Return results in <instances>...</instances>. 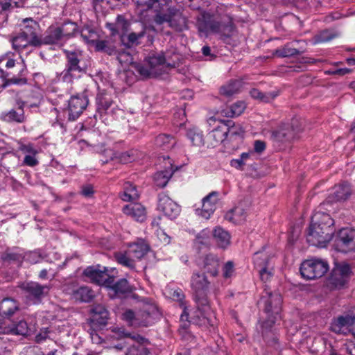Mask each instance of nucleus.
Wrapping results in <instances>:
<instances>
[{"label": "nucleus", "mask_w": 355, "mask_h": 355, "mask_svg": "<svg viewBox=\"0 0 355 355\" xmlns=\"http://www.w3.org/2000/svg\"><path fill=\"white\" fill-rule=\"evenodd\" d=\"M191 286L197 304V311L191 317L193 322L199 326L210 324L209 317L211 314V309L207 297L210 282L205 274L196 272L191 276Z\"/></svg>", "instance_id": "1"}, {"label": "nucleus", "mask_w": 355, "mask_h": 355, "mask_svg": "<svg viewBox=\"0 0 355 355\" xmlns=\"http://www.w3.org/2000/svg\"><path fill=\"white\" fill-rule=\"evenodd\" d=\"M334 221L329 214L316 211L311 218L306 235L307 242L313 246L324 248L331 240Z\"/></svg>", "instance_id": "2"}, {"label": "nucleus", "mask_w": 355, "mask_h": 355, "mask_svg": "<svg viewBox=\"0 0 355 355\" xmlns=\"http://www.w3.org/2000/svg\"><path fill=\"white\" fill-rule=\"evenodd\" d=\"M196 26L201 35L205 36L214 33L228 37L234 31L232 17L228 14L216 17L203 12L197 17Z\"/></svg>", "instance_id": "3"}, {"label": "nucleus", "mask_w": 355, "mask_h": 355, "mask_svg": "<svg viewBox=\"0 0 355 355\" xmlns=\"http://www.w3.org/2000/svg\"><path fill=\"white\" fill-rule=\"evenodd\" d=\"M66 57V64L64 70L57 73L55 80L72 84L74 80L78 79L85 74L87 66L83 60L81 51L64 50Z\"/></svg>", "instance_id": "4"}, {"label": "nucleus", "mask_w": 355, "mask_h": 355, "mask_svg": "<svg viewBox=\"0 0 355 355\" xmlns=\"http://www.w3.org/2000/svg\"><path fill=\"white\" fill-rule=\"evenodd\" d=\"M176 61L170 60L168 55L164 53L155 54L148 58V66L139 65L137 71L144 77H156L168 73L175 67Z\"/></svg>", "instance_id": "5"}, {"label": "nucleus", "mask_w": 355, "mask_h": 355, "mask_svg": "<svg viewBox=\"0 0 355 355\" xmlns=\"http://www.w3.org/2000/svg\"><path fill=\"white\" fill-rule=\"evenodd\" d=\"M159 316L157 307L153 304L145 305L141 310L135 313L128 310L123 314V318L135 327H148L153 324Z\"/></svg>", "instance_id": "6"}, {"label": "nucleus", "mask_w": 355, "mask_h": 355, "mask_svg": "<svg viewBox=\"0 0 355 355\" xmlns=\"http://www.w3.org/2000/svg\"><path fill=\"white\" fill-rule=\"evenodd\" d=\"M207 122L210 126H214V129L209 134V138L213 140L211 144L214 146L223 143L228 135L232 137L243 132L241 128H239V131H238L236 128L234 127L233 121L230 120L223 121H218L215 117H210Z\"/></svg>", "instance_id": "7"}, {"label": "nucleus", "mask_w": 355, "mask_h": 355, "mask_svg": "<svg viewBox=\"0 0 355 355\" xmlns=\"http://www.w3.org/2000/svg\"><path fill=\"white\" fill-rule=\"evenodd\" d=\"M266 295L262 297L261 300L265 304V312L267 314V320L262 324L264 329L270 328L277 320L281 318V305L282 297L279 293L266 292Z\"/></svg>", "instance_id": "8"}, {"label": "nucleus", "mask_w": 355, "mask_h": 355, "mask_svg": "<svg viewBox=\"0 0 355 355\" xmlns=\"http://www.w3.org/2000/svg\"><path fill=\"white\" fill-rule=\"evenodd\" d=\"M154 21L158 25L167 22L171 28L179 32L187 28V19L175 7H169L164 13L159 9L154 17Z\"/></svg>", "instance_id": "9"}, {"label": "nucleus", "mask_w": 355, "mask_h": 355, "mask_svg": "<svg viewBox=\"0 0 355 355\" xmlns=\"http://www.w3.org/2000/svg\"><path fill=\"white\" fill-rule=\"evenodd\" d=\"M328 270L329 264L327 261L317 258L304 261L300 268L302 277L307 280L322 277Z\"/></svg>", "instance_id": "10"}, {"label": "nucleus", "mask_w": 355, "mask_h": 355, "mask_svg": "<svg viewBox=\"0 0 355 355\" xmlns=\"http://www.w3.org/2000/svg\"><path fill=\"white\" fill-rule=\"evenodd\" d=\"M19 288L24 292L27 300L34 304H38L49 293L51 287L49 285H41L35 282H29L21 284Z\"/></svg>", "instance_id": "11"}, {"label": "nucleus", "mask_w": 355, "mask_h": 355, "mask_svg": "<svg viewBox=\"0 0 355 355\" xmlns=\"http://www.w3.org/2000/svg\"><path fill=\"white\" fill-rule=\"evenodd\" d=\"M83 275L98 285L110 287L114 282V275L109 274L108 269L100 266H89L83 271Z\"/></svg>", "instance_id": "12"}, {"label": "nucleus", "mask_w": 355, "mask_h": 355, "mask_svg": "<svg viewBox=\"0 0 355 355\" xmlns=\"http://www.w3.org/2000/svg\"><path fill=\"white\" fill-rule=\"evenodd\" d=\"M352 275L350 266L347 263L337 264L333 269L329 278V285L334 288H344L348 283Z\"/></svg>", "instance_id": "13"}, {"label": "nucleus", "mask_w": 355, "mask_h": 355, "mask_svg": "<svg viewBox=\"0 0 355 355\" xmlns=\"http://www.w3.org/2000/svg\"><path fill=\"white\" fill-rule=\"evenodd\" d=\"M336 248L338 251L347 252L355 251V230L343 228L336 234Z\"/></svg>", "instance_id": "14"}, {"label": "nucleus", "mask_w": 355, "mask_h": 355, "mask_svg": "<svg viewBox=\"0 0 355 355\" xmlns=\"http://www.w3.org/2000/svg\"><path fill=\"white\" fill-rule=\"evenodd\" d=\"M157 209L171 219L175 218L181 211L180 207L164 193L158 196Z\"/></svg>", "instance_id": "15"}, {"label": "nucleus", "mask_w": 355, "mask_h": 355, "mask_svg": "<svg viewBox=\"0 0 355 355\" xmlns=\"http://www.w3.org/2000/svg\"><path fill=\"white\" fill-rule=\"evenodd\" d=\"M88 103V98L85 95L71 96L68 102L69 120H76L86 109Z\"/></svg>", "instance_id": "16"}, {"label": "nucleus", "mask_w": 355, "mask_h": 355, "mask_svg": "<svg viewBox=\"0 0 355 355\" xmlns=\"http://www.w3.org/2000/svg\"><path fill=\"white\" fill-rule=\"evenodd\" d=\"M218 195V192L212 191L203 198L202 209H196V214L205 219L209 218L216 209V200H212V198H216Z\"/></svg>", "instance_id": "17"}, {"label": "nucleus", "mask_w": 355, "mask_h": 355, "mask_svg": "<svg viewBox=\"0 0 355 355\" xmlns=\"http://www.w3.org/2000/svg\"><path fill=\"white\" fill-rule=\"evenodd\" d=\"M24 22L27 24L25 25L21 33L30 40L31 46H40L41 37L37 36V23L31 19H25Z\"/></svg>", "instance_id": "18"}, {"label": "nucleus", "mask_w": 355, "mask_h": 355, "mask_svg": "<svg viewBox=\"0 0 355 355\" xmlns=\"http://www.w3.org/2000/svg\"><path fill=\"white\" fill-rule=\"evenodd\" d=\"M109 313L102 304H95L91 309L90 323L92 326H103L107 324Z\"/></svg>", "instance_id": "19"}, {"label": "nucleus", "mask_w": 355, "mask_h": 355, "mask_svg": "<svg viewBox=\"0 0 355 355\" xmlns=\"http://www.w3.org/2000/svg\"><path fill=\"white\" fill-rule=\"evenodd\" d=\"M106 153L110 154L111 160L115 159L121 164L135 162L140 157L139 152L136 149H130L122 153H115L113 150H108Z\"/></svg>", "instance_id": "20"}, {"label": "nucleus", "mask_w": 355, "mask_h": 355, "mask_svg": "<svg viewBox=\"0 0 355 355\" xmlns=\"http://www.w3.org/2000/svg\"><path fill=\"white\" fill-rule=\"evenodd\" d=\"M58 26H50L44 34L41 37L40 46L43 44H58L63 42Z\"/></svg>", "instance_id": "21"}, {"label": "nucleus", "mask_w": 355, "mask_h": 355, "mask_svg": "<svg viewBox=\"0 0 355 355\" xmlns=\"http://www.w3.org/2000/svg\"><path fill=\"white\" fill-rule=\"evenodd\" d=\"M298 130L293 129L290 125H284L272 132L274 140L278 142L291 141L295 139Z\"/></svg>", "instance_id": "22"}, {"label": "nucleus", "mask_w": 355, "mask_h": 355, "mask_svg": "<svg viewBox=\"0 0 355 355\" xmlns=\"http://www.w3.org/2000/svg\"><path fill=\"white\" fill-rule=\"evenodd\" d=\"M123 211L127 216L139 222H143L146 218V208L140 203H130L123 208Z\"/></svg>", "instance_id": "23"}, {"label": "nucleus", "mask_w": 355, "mask_h": 355, "mask_svg": "<svg viewBox=\"0 0 355 355\" xmlns=\"http://www.w3.org/2000/svg\"><path fill=\"white\" fill-rule=\"evenodd\" d=\"M354 320V317L349 315L339 316L331 322V330L336 334H343L351 328Z\"/></svg>", "instance_id": "24"}, {"label": "nucleus", "mask_w": 355, "mask_h": 355, "mask_svg": "<svg viewBox=\"0 0 355 355\" xmlns=\"http://www.w3.org/2000/svg\"><path fill=\"white\" fill-rule=\"evenodd\" d=\"M30 330L27 322L23 318L15 321L10 320L7 334L26 336L28 335Z\"/></svg>", "instance_id": "25"}, {"label": "nucleus", "mask_w": 355, "mask_h": 355, "mask_svg": "<svg viewBox=\"0 0 355 355\" xmlns=\"http://www.w3.org/2000/svg\"><path fill=\"white\" fill-rule=\"evenodd\" d=\"M219 268L220 260L216 255L209 254L205 256L203 261V269L205 273L216 277L218 275Z\"/></svg>", "instance_id": "26"}, {"label": "nucleus", "mask_w": 355, "mask_h": 355, "mask_svg": "<svg viewBox=\"0 0 355 355\" xmlns=\"http://www.w3.org/2000/svg\"><path fill=\"white\" fill-rule=\"evenodd\" d=\"M247 216L246 209L243 205H239L227 212L225 218L234 224H241L245 221Z\"/></svg>", "instance_id": "27"}, {"label": "nucleus", "mask_w": 355, "mask_h": 355, "mask_svg": "<svg viewBox=\"0 0 355 355\" xmlns=\"http://www.w3.org/2000/svg\"><path fill=\"white\" fill-rule=\"evenodd\" d=\"M149 250V245L144 240H138L137 242L129 245L128 252L136 260L144 257Z\"/></svg>", "instance_id": "28"}, {"label": "nucleus", "mask_w": 355, "mask_h": 355, "mask_svg": "<svg viewBox=\"0 0 355 355\" xmlns=\"http://www.w3.org/2000/svg\"><path fill=\"white\" fill-rule=\"evenodd\" d=\"M19 310V303L12 298H4L0 302V316L9 318Z\"/></svg>", "instance_id": "29"}, {"label": "nucleus", "mask_w": 355, "mask_h": 355, "mask_svg": "<svg viewBox=\"0 0 355 355\" xmlns=\"http://www.w3.org/2000/svg\"><path fill=\"white\" fill-rule=\"evenodd\" d=\"M170 0H132V2L141 10L154 9L157 12L162 6H165Z\"/></svg>", "instance_id": "30"}, {"label": "nucleus", "mask_w": 355, "mask_h": 355, "mask_svg": "<svg viewBox=\"0 0 355 355\" xmlns=\"http://www.w3.org/2000/svg\"><path fill=\"white\" fill-rule=\"evenodd\" d=\"M24 5V0H5L0 1V21L7 19V12L14 8H21Z\"/></svg>", "instance_id": "31"}, {"label": "nucleus", "mask_w": 355, "mask_h": 355, "mask_svg": "<svg viewBox=\"0 0 355 355\" xmlns=\"http://www.w3.org/2000/svg\"><path fill=\"white\" fill-rule=\"evenodd\" d=\"M106 26L112 31V35L121 34L122 35H125L127 31L129 23L124 17L119 15L115 23H107Z\"/></svg>", "instance_id": "32"}, {"label": "nucleus", "mask_w": 355, "mask_h": 355, "mask_svg": "<svg viewBox=\"0 0 355 355\" xmlns=\"http://www.w3.org/2000/svg\"><path fill=\"white\" fill-rule=\"evenodd\" d=\"M213 238L219 248L225 249L230 244V234L220 227H217L214 229Z\"/></svg>", "instance_id": "33"}, {"label": "nucleus", "mask_w": 355, "mask_h": 355, "mask_svg": "<svg viewBox=\"0 0 355 355\" xmlns=\"http://www.w3.org/2000/svg\"><path fill=\"white\" fill-rule=\"evenodd\" d=\"M10 73L4 71V69L0 66V78L3 80V83L1 87L4 89L11 85H24L26 84L27 80L24 77H12L8 78Z\"/></svg>", "instance_id": "34"}, {"label": "nucleus", "mask_w": 355, "mask_h": 355, "mask_svg": "<svg viewBox=\"0 0 355 355\" xmlns=\"http://www.w3.org/2000/svg\"><path fill=\"white\" fill-rule=\"evenodd\" d=\"M76 300L81 302H89L94 297V292L87 286H80L73 293Z\"/></svg>", "instance_id": "35"}, {"label": "nucleus", "mask_w": 355, "mask_h": 355, "mask_svg": "<svg viewBox=\"0 0 355 355\" xmlns=\"http://www.w3.org/2000/svg\"><path fill=\"white\" fill-rule=\"evenodd\" d=\"M175 144V139L171 135L160 134L155 139V145L165 150L171 149Z\"/></svg>", "instance_id": "36"}, {"label": "nucleus", "mask_w": 355, "mask_h": 355, "mask_svg": "<svg viewBox=\"0 0 355 355\" xmlns=\"http://www.w3.org/2000/svg\"><path fill=\"white\" fill-rule=\"evenodd\" d=\"M132 338L136 339V337ZM137 339H139L135 344L130 345L126 350L124 355H148L149 350L145 347L140 340H144V338L137 336Z\"/></svg>", "instance_id": "37"}, {"label": "nucleus", "mask_w": 355, "mask_h": 355, "mask_svg": "<svg viewBox=\"0 0 355 355\" xmlns=\"http://www.w3.org/2000/svg\"><path fill=\"white\" fill-rule=\"evenodd\" d=\"M298 41H294L290 44H287L282 48L275 50V54L280 58L290 57L300 54L302 51L298 50L294 46L297 44Z\"/></svg>", "instance_id": "38"}, {"label": "nucleus", "mask_w": 355, "mask_h": 355, "mask_svg": "<svg viewBox=\"0 0 355 355\" xmlns=\"http://www.w3.org/2000/svg\"><path fill=\"white\" fill-rule=\"evenodd\" d=\"M139 194L137 187L132 183L128 182L124 184L123 193L121 195V199L123 201L131 202L139 198Z\"/></svg>", "instance_id": "39"}, {"label": "nucleus", "mask_w": 355, "mask_h": 355, "mask_svg": "<svg viewBox=\"0 0 355 355\" xmlns=\"http://www.w3.org/2000/svg\"><path fill=\"white\" fill-rule=\"evenodd\" d=\"M211 232L209 229H204L200 232L194 240L195 245L201 249L210 245Z\"/></svg>", "instance_id": "40"}, {"label": "nucleus", "mask_w": 355, "mask_h": 355, "mask_svg": "<svg viewBox=\"0 0 355 355\" xmlns=\"http://www.w3.org/2000/svg\"><path fill=\"white\" fill-rule=\"evenodd\" d=\"M145 33V28L143 27L142 30L137 33H130L127 36L125 35H121V41L125 46L131 47L134 45H137L139 44V40L144 37Z\"/></svg>", "instance_id": "41"}, {"label": "nucleus", "mask_w": 355, "mask_h": 355, "mask_svg": "<svg viewBox=\"0 0 355 355\" xmlns=\"http://www.w3.org/2000/svg\"><path fill=\"white\" fill-rule=\"evenodd\" d=\"M245 107V104L243 101H237L232 104L229 108L223 110L222 114L226 117L238 116L243 112Z\"/></svg>", "instance_id": "42"}, {"label": "nucleus", "mask_w": 355, "mask_h": 355, "mask_svg": "<svg viewBox=\"0 0 355 355\" xmlns=\"http://www.w3.org/2000/svg\"><path fill=\"white\" fill-rule=\"evenodd\" d=\"M115 258L117 262L123 266L131 270L135 269L136 259L129 254L128 250L125 252L116 253L115 254Z\"/></svg>", "instance_id": "43"}, {"label": "nucleus", "mask_w": 355, "mask_h": 355, "mask_svg": "<svg viewBox=\"0 0 355 355\" xmlns=\"http://www.w3.org/2000/svg\"><path fill=\"white\" fill-rule=\"evenodd\" d=\"M187 136L194 146H200L204 144L202 132L196 127L188 129Z\"/></svg>", "instance_id": "44"}, {"label": "nucleus", "mask_w": 355, "mask_h": 355, "mask_svg": "<svg viewBox=\"0 0 355 355\" xmlns=\"http://www.w3.org/2000/svg\"><path fill=\"white\" fill-rule=\"evenodd\" d=\"M243 87L242 81L234 80L220 88V93L226 96H230L238 93Z\"/></svg>", "instance_id": "45"}, {"label": "nucleus", "mask_w": 355, "mask_h": 355, "mask_svg": "<svg viewBox=\"0 0 355 355\" xmlns=\"http://www.w3.org/2000/svg\"><path fill=\"white\" fill-rule=\"evenodd\" d=\"M64 41L73 37L78 31V25L71 21H67L58 26Z\"/></svg>", "instance_id": "46"}, {"label": "nucleus", "mask_w": 355, "mask_h": 355, "mask_svg": "<svg viewBox=\"0 0 355 355\" xmlns=\"http://www.w3.org/2000/svg\"><path fill=\"white\" fill-rule=\"evenodd\" d=\"M172 175L171 169L158 171L154 175L155 183L157 187L163 188L167 184Z\"/></svg>", "instance_id": "47"}, {"label": "nucleus", "mask_w": 355, "mask_h": 355, "mask_svg": "<svg viewBox=\"0 0 355 355\" xmlns=\"http://www.w3.org/2000/svg\"><path fill=\"white\" fill-rule=\"evenodd\" d=\"M351 191L349 184L344 182L335 187L334 197L337 200H345L349 196Z\"/></svg>", "instance_id": "48"}, {"label": "nucleus", "mask_w": 355, "mask_h": 355, "mask_svg": "<svg viewBox=\"0 0 355 355\" xmlns=\"http://www.w3.org/2000/svg\"><path fill=\"white\" fill-rule=\"evenodd\" d=\"M116 294H127L132 292V287L125 279H121L110 286Z\"/></svg>", "instance_id": "49"}, {"label": "nucleus", "mask_w": 355, "mask_h": 355, "mask_svg": "<svg viewBox=\"0 0 355 355\" xmlns=\"http://www.w3.org/2000/svg\"><path fill=\"white\" fill-rule=\"evenodd\" d=\"M81 37L87 43L94 44L98 40V34L96 31L89 26L83 27L80 32Z\"/></svg>", "instance_id": "50"}, {"label": "nucleus", "mask_w": 355, "mask_h": 355, "mask_svg": "<svg viewBox=\"0 0 355 355\" xmlns=\"http://www.w3.org/2000/svg\"><path fill=\"white\" fill-rule=\"evenodd\" d=\"M97 101V112L102 116L106 114L109 108L112 104V101L110 97L106 96H98L96 98Z\"/></svg>", "instance_id": "51"}, {"label": "nucleus", "mask_w": 355, "mask_h": 355, "mask_svg": "<svg viewBox=\"0 0 355 355\" xmlns=\"http://www.w3.org/2000/svg\"><path fill=\"white\" fill-rule=\"evenodd\" d=\"M12 47L15 50L20 51L28 46H31V42L21 33L12 37L11 40Z\"/></svg>", "instance_id": "52"}, {"label": "nucleus", "mask_w": 355, "mask_h": 355, "mask_svg": "<svg viewBox=\"0 0 355 355\" xmlns=\"http://www.w3.org/2000/svg\"><path fill=\"white\" fill-rule=\"evenodd\" d=\"M4 119L8 122L22 123L25 119L24 110L22 109L18 111L11 110L4 115Z\"/></svg>", "instance_id": "53"}, {"label": "nucleus", "mask_w": 355, "mask_h": 355, "mask_svg": "<svg viewBox=\"0 0 355 355\" xmlns=\"http://www.w3.org/2000/svg\"><path fill=\"white\" fill-rule=\"evenodd\" d=\"M253 260L255 267L260 270L263 267H267L269 257L268 255L263 252H257L254 253Z\"/></svg>", "instance_id": "54"}, {"label": "nucleus", "mask_w": 355, "mask_h": 355, "mask_svg": "<svg viewBox=\"0 0 355 355\" xmlns=\"http://www.w3.org/2000/svg\"><path fill=\"white\" fill-rule=\"evenodd\" d=\"M173 297L181 303V306L183 307V313L181 314L180 320L182 322H189V312L187 310L186 306H184L182 300L184 298V295L181 290L174 291Z\"/></svg>", "instance_id": "55"}, {"label": "nucleus", "mask_w": 355, "mask_h": 355, "mask_svg": "<svg viewBox=\"0 0 355 355\" xmlns=\"http://www.w3.org/2000/svg\"><path fill=\"white\" fill-rule=\"evenodd\" d=\"M95 49L97 51H103L110 55L112 53L114 49L107 40H97L94 44Z\"/></svg>", "instance_id": "56"}, {"label": "nucleus", "mask_w": 355, "mask_h": 355, "mask_svg": "<svg viewBox=\"0 0 355 355\" xmlns=\"http://www.w3.org/2000/svg\"><path fill=\"white\" fill-rule=\"evenodd\" d=\"M336 37L334 34L329 31H323L314 37V44L327 42Z\"/></svg>", "instance_id": "57"}, {"label": "nucleus", "mask_w": 355, "mask_h": 355, "mask_svg": "<svg viewBox=\"0 0 355 355\" xmlns=\"http://www.w3.org/2000/svg\"><path fill=\"white\" fill-rule=\"evenodd\" d=\"M2 259L5 262H21L22 257L21 255L19 253L11 252V251H6L5 252L2 256Z\"/></svg>", "instance_id": "58"}, {"label": "nucleus", "mask_w": 355, "mask_h": 355, "mask_svg": "<svg viewBox=\"0 0 355 355\" xmlns=\"http://www.w3.org/2000/svg\"><path fill=\"white\" fill-rule=\"evenodd\" d=\"M223 277L225 279L231 278L234 274V264L233 261H228L222 268Z\"/></svg>", "instance_id": "59"}, {"label": "nucleus", "mask_w": 355, "mask_h": 355, "mask_svg": "<svg viewBox=\"0 0 355 355\" xmlns=\"http://www.w3.org/2000/svg\"><path fill=\"white\" fill-rule=\"evenodd\" d=\"M18 149L19 150L23 152L26 155H31V154H37V150L34 148L33 144L28 143V144H23L21 142H19L18 144Z\"/></svg>", "instance_id": "60"}, {"label": "nucleus", "mask_w": 355, "mask_h": 355, "mask_svg": "<svg viewBox=\"0 0 355 355\" xmlns=\"http://www.w3.org/2000/svg\"><path fill=\"white\" fill-rule=\"evenodd\" d=\"M42 259V253L40 250H35L30 252L26 254V259L31 263H36Z\"/></svg>", "instance_id": "61"}, {"label": "nucleus", "mask_w": 355, "mask_h": 355, "mask_svg": "<svg viewBox=\"0 0 355 355\" xmlns=\"http://www.w3.org/2000/svg\"><path fill=\"white\" fill-rule=\"evenodd\" d=\"M35 155L36 154L26 155L24 159V164L31 167L37 166L39 162Z\"/></svg>", "instance_id": "62"}, {"label": "nucleus", "mask_w": 355, "mask_h": 355, "mask_svg": "<svg viewBox=\"0 0 355 355\" xmlns=\"http://www.w3.org/2000/svg\"><path fill=\"white\" fill-rule=\"evenodd\" d=\"M8 326H10L9 318L0 316V334H7Z\"/></svg>", "instance_id": "63"}, {"label": "nucleus", "mask_w": 355, "mask_h": 355, "mask_svg": "<svg viewBox=\"0 0 355 355\" xmlns=\"http://www.w3.org/2000/svg\"><path fill=\"white\" fill-rule=\"evenodd\" d=\"M266 149V143L261 140H256L254 143V152L257 153H262Z\"/></svg>", "instance_id": "64"}]
</instances>
